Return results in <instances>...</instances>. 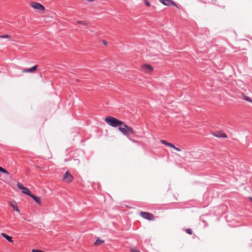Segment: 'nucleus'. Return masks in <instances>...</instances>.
Wrapping results in <instances>:
<instances>
[{
	"mask_svg": "<svg viewBox=\"0 0 252 252\" xmlns=\"http://www.w3.org/2000/svg\"><path fill=\"white\" fill-rule=\"evenodd\" d=\"M105 122L109 126L113 127H120L123 125L124 122L119 120L115 117L108 116L105 119Z\"/></svg>",
	"mask_w": 252,
	"mask_h": 252,
	"instance_id": "nucleus-1",
	"label": "nucleus"
},
{
	"mask_svg": "<svg viewBox=\"0 0 252 252\" xmlns=\"http://www.w3.org/2000/svg\"><path fill=\"white\" fill-rule=\"evenodd\" d=\"M119 130L125 135L128 136L129 134L134 135L135 134V131L132 127L125 125L124 123L119 127Z\"/></svg>",
	"mask_w": 252,
	"mask_h": 252,
	"instance_id": "nucleus-2",
	"label": "nucleus"
},
{
	"mask_svg": "<svg viewBox=\"0 0 252 252\" xmlns=\"http://www.w3.org/2000/svg\"><path fill=\"white\" fill-rule=\"evenodd\" d=\"M30 6L32 8H33L35 9L38 10L40 11H44L45 9V8L43 5H42L41 3L37 2H35V1L32 2L30 3Z\"/></svg>",
	"mask_w": 252,
	"mask_h": 252,
	"instance_id": "nucleus-3",
	"label": "nucleus"
},
{
	"mask_svg": "<svg viewBox=\"0 0 252 252\" xmlns=\"http://www.w3.org/2000/svg\"><path fill=\"white\" fill-rule=\"evenodd\" d=\"M141 70L146 73H151L153 71V67L150 64H144L141 66Z\"/></svg>",
	"mask_w": 252,
	"mask_h": 252,
	"instance_id": "nucleus-4",
	"label": "nucleus"
},
{
	"mask_svg": "<svg viewBox=\"0 0 252 252\" xmlns=\"http://www.w3.org/2000/svg\"><path fill=\"white\" fill-rule=\"evenodd\" d=\"M140 216L142 217L143 218L150 220H154V216L153 214L146 212H141L139 213Z\"/></svg>",
	"mask_w": 252,
	"mask_h": 252,
	"instance_id": "nucleus-5",
	"label": "nucleus"
},
{
	"mask_svg": "<svg viewBox=\"0 0 252 252\" xmlns=\"http://www.w3.org/2000/svg\"><path fill=\"white\" fill-rule=\"evenodd\" d=\"M73 179V177L71 175L69 171H66L64 174L63 180L67 183H70Z\"/></svg>",
	"mask_w": 252,
	"mask_h": 252,
	"instance_id": "nucleus-6",
	"label": "nucleus"
},
{
	"mask_svg": "<svg viewBox=\"0 0 252 252\" xmlns=\"http://www.w3.org/2000/svg\"><path fill=\"white\" fill-rule=\"evenodd\" d=\"M17 187L22 190V192L26 194L29 196L31 195L32 193L28 188L24 187L22 184L18 183L17 185Z\"/></svg>",
	"mask_w": 252,
	"mask_h": 252,
	"instance_id": "nucleus-7",
	"label": "nucleus"
},
{
	"mask_svg": "<svg viewBox=\"0 0 252 252\" xmlns=\"http://www.w3.org/2000/svg\"><path fill=\"white\" fill-rule=\"evenodd\" d=\"M37 65H35L33 66V67L28 68V69H24L22 70L23 73H32L34 72L37 69Z\"/></svg>",
	"mask_w": 252,
	"mask_h": 252,
	"instance_id": "nucleus-8",
	"label": "nucleus"
},
{
	"mask_svg": "<svg viewBox=\"0 0 252 252\" xmlns=\"http://www.w3.org/2000/svg\"><path fill=\"white\" fill-rule=\"evenodd\" d=\"M161 3L167 6L174 5L177 6L175 3L171 0H160Z\"/></svg>",
	"mask_w": 252,
	"mask_h": 252,
	"instance_id": "nucleus-9",
	"label": "nucleus"
},
{
	"mask_svg": "<svg viewBox=\"0 0 252 252\" xmlns=\"http://www.w3.org/2000/svg\"><path fill=\"white\" fill-rule=\"evenodd\" d=\"M213 135L217 137H223V138H226L227 135L222 132H218L217 133H213Z\"/></svg>",
	"mask_w": 252,
	"mask_h": 252,
	"instance_id": "nucleus-10",
	"label": "nucleus"
},
{
	"mask_svg": "<svg viewBox=\"0 0 252 252\" xmlns=\"http://www.w3.org/2000/svg\"><path fill=\"white\" fill-rule=\"evenodd\" d=\"M30 196L34 199V200L38 204H41L40 198L32 194Z\"/></svg>",
	"mask_w": 252,
	"mask_h": 252,
	"instance_id": "nucleus-11",
	"label": "nucleus"
},
{
	"mask_svg": "<svg viewBox=\"0 0 252 252\" xmlns=\"http://www.w3.org/2000/svg\"><path fill=\"white\" fill-rule=\"evenodd\" d=\"M1 235L9 242H12V238L4 233H2Z\"/></svg>",
	"mask_w": 252,
	"mask_h": 252,
	"instance_id": "nucleus-12",
	"label": "nucleus"
},
{
	"mask_svg": "<svg viewBox=\"0 0 252 252\" xmlns=\"http://www.w3.org/2000/svg\"><path fill=\"white\" fill-rule=\"evenodd\" d=\"M10 206L13 208V209L16 211V212H18L19 213H20V211L18 209V207L16 204V203H11V202H10L9 203Z\"/></svg>",
	"mask_w": 252,
	"mask_h": 252,
	"instance_id": "nucleus-13",
	"label": "nucleus"
},
{
	"mask_svg": "<svg viewBox=\"0 0 252 252\" xmlns=\"http://www.w3.org/2000/svg\"><path fill=\"white\" fill-rule=\"evenodd\" d=\"M242 98L245 99L246 101L252 103V99L249 96L245 95V94H242Z\"/></svg>",
	"mask_w": 252,
	"mask_h": 252,
	"instance_id": "nucleus-14",
	"label": "nucleus"
},
{
	"mask_svg": "<svg viewBox=\"0 0 252 252\" xmlns=\"http://www.w3.org/2000/svg\"><path fill=\"white\" fill-rule=\"evenodd\" d=\"M103 242H104V241L97 239L96 240V241L95 242V243H94V245L95 246H98V245H100L101 244L103 243Z\"/></svg>",
	"mask_w": 252,
	"mask_h": 252,
	"instance_id": "nucleus-15",
	"label": "nucleus"
},
{
	"mask_svg": "<svg viewBox=\"0 0 252 252\" xmlns=\"http://www.w3.org/2000/svg\"><path fill=\"white\" fill-rule=\"evenodd\" d=\"M77 23L79 24L82 25L84 26H86L88 25V23L84 21H77Z\"/></svg>",
	"mask_w": 252,
	"mask_h": 252,
	"instance_id": "nucleus-16",
	"label": "nucleus"
},
{
	"mask_svg": "<svg viewBox=\"0 0 252 252\" xmlns=\"http://www.w3.org/2000/svg\"><path fill=\"white\" fill-rule=\"evenodd\" d=\"M0 172L4 174H9V173L3 168L0 166Z\"/></svg>",
	"mask_w": 252,
	"mask_h": 252,
	"instance_id": "nucleus-17",
	"label": "nucleus"
},
{
	"mask_svg": "<svg viewBox=\"0 0 252 252\" xmlns=\"http://www.w3.org/2000/svg\"><path fill=\"white\" fill-rule=\"evenodd\" d=\"M11 36L9 35H0V38H10Z\"/></svg>",
	"mask_w": 252,
	"mask_h": 252,
	"instance_id": "nucleus-18",
	"label": "nucleus"
},
{
	"mask_svg": "<svg viewBox=\"0 0 252 252\" xmlns=\"http://www.w3.org/2000/svg\"><path fill=\"white\" fill-rule=\"evenodd\" d=\"M186 231L187 233L189 234H191L192 233V230L190 228H188V229H186Z\"/></svg>",
	"mask_w": 252,
	"mask_h": 252,
	"instance_id": "nucleus-19",
	"label": "nucleus"
},
{
	"mask_svg": "<svg viewBox=\"0 0 252 252\" xmlns=\"http://www.w3.org/2000/svg\"><path fill=\"white\" fill-rule=\"evenodd\" d=\"M161 142L164 144V145H165L166 146H168V144L169 143V142H167L165 140H161Z\"/></svg>",
	"mask_w": 252,
	"mask_h": 252,
	"instance_id": "nucleus-20",
	"label": "nucleus"
},
{
	"mask_svg": "<svg viewBox=\"0 0 252 252\" xmlns=\"http://www.w3.org/2000/svg\"><path fill=\"white\" fill-rule=\"evenodd\" d=\"M167 146H169L173 149H174L175 147V146L172 143H169Z\"/></svg>",
	"mask_w": 252,
	"mask_h": 252,
	"instance_id": "nucleus-21",
	"label": "nucleus"
},
{
	"mask_svg": "<svg viewBox=\"0 0 252 252\" xmlns=\"http://www.w3.org/2000/svg\"><path fill=\"white\" fill-rule=\"evenodd\" d=\"M144 1H145V4H146V5L147 6H150V2H149V1L148 0H144Z\"/></svg>",
	"mask_w": 252,
	"mask_h": 252,
	"instance_id": "nucleus-22",
	"label": "nucleus"
},
{
	"mask_svg": "<svg viewBox=\"0 0 252 252\" xmlns=\"http://www.w3.org/2000/svg\"><path fill=\"white\" fill-rule=\"evenodd\" d=\"M174 149H175V150H176L177 151H178V152H180V151H181V149H180L179 148H177V147H175Z\"/></svg>",
	"mask_w": 252,
	"mask_h": 252,
	"instance_id": "nucleus-23",
	"label": "nucleus"
},
{
	"mask_svg": "<svg viewBox=\"0 0 252 252\" xmlns=\"http://www.w3.org/2000/svg\"><path fill=\"white\" fill-rule=\"evenodd\" d=\"M249 199L250 200V201L252 203V197H250L249 198Z\"/></svg>",
	"mask_w": 252,
	"mask_h": 252,
	"instance_id": "nucleus-24",
	"label": "nucleus"
},
{
	"mask_svg": "<svg viewBox=\"0 0 252 252\" xmlns=\"http://www.w3.org/2000/svg\"><path fill=\"white\" fill-rule=\"evenodd\" d=\"M103 43H104V44H105V45H106V41H103Z\"/></svg>",
	"mask_w": 252,
	"mask_h": 252,
	"instance_id": "nucleus-25",
	"label": "nucleus"
},
{
	"mask_svg": "<svg viewBox=\"0 0 252 252\" xmlns=\"http://www.w3.org/2000/svg\"><path fill=\"white\" fill-rule=\"evenodd\" d=\"M132 252H139V251H133Z\"/></svg>",
	"mask_w": 252,
	"mask_h": 252,
	"instance_id": "nucleus-26",
	"label": "nucleus"
}]
</instances>
